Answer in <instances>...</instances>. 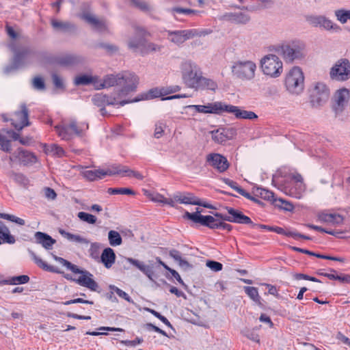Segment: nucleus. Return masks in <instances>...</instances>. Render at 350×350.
<instances>
[{
  "mask_svg": "<svg viewBox=\"0 0 350 350\" xmlns=\"http://www.w3.org/2000/svg\"><path fill=\"white\" fill-rule=\"evenodd\" d=\"M245 293L256 303H260V296L258 288L254 286H245Z\"/></svg>",
  "mask_w": 350,
  "mask_h": 350,
  "instance_id": "obj_46",
  "label": "nucleus"
},
{
  "mask_svg": "<svg viewBox=\"0 0 350 350\" xmlns=\"http://www.w3.org/2000/svg\"><path fill=\"white\" fill-rule=\"evenodd\" d=\"M75 273H79L80 276L78 279L75 280V281L79 284L80 286H85L91 291H96L98 285V284L93 280V275L89 271L83 269H81L78 267V271H73Z\"/></svg>",
  "mask_w": 350,
  "mask_h": 350,
  "instance_id": "obj_19",
  "label": "nucleus"
},
{
  "mask_svg": "<svg viewBox=\"0 0 350 350\" xmlns=\"http://www.w3.org/2000/svg\"><path fill=\"white\" fill-rule=\"evenodd\" d=\"M92 76H89V75H79L75 78V83L77 85H88V84L91 83V81L92 80Z\"/></svg>",
  "mask_w": 350,
  "mask_h": 350,
  "instance_id": "obj_54",
  "label": "nucleus"
},
{
  "mask_svg": "<svg viewBox=\"0 0 350 350\" xmlns=\"http://www.w3.org/2000/svg\"><path fill=\"white\" fill-rule=\"evenodd\" d=\"M79 62V58L77 56L72 55H61L55 57L52 63L60 66H69L76 64Z\"/></svg>",
  "mask_w": 350,
  "mask_h": 350,
  "instance_id": "obj_26",
  "label": "nucleus"
},
{
  "mask_svg": "<svg viewBox=\"0 0 350 350\" xmlns=\"http://www.w3.org/2000/svg\"><path fill=\"white\" fill-rule=\"evenodd\" d=\"M206 265L212 271L215 272L221 271L223 268V265L221 263L214 260H207L206 262Z\"/></svg>",
  "mask_w": 350,
  "mask_h": 350,
  "instance_id": "obj_60",
  "label": "nucleus"
},
{
  "mask_svg": "<svg viewBox=\"0 0 350 350\" xmlns=\"http://www.w3.org/2000/svg\"><path fill=\"white\" fill-rule=\"evenodd\" d=\"M182 79L185 85L194 89L202 75L199 66L191 60L182 62L180 66Z\"/></svg>",
  "mask_w": 350,
  "mask_h": 350,
  "instance_id": "obj_3",
  "label": "nucleus"
},
{
  "mask_svg": "<svg viewBox=\"0 0 350 350\" xmlns=\"http://www.w3.org/2000/svg\"><path fill=\"white\" fill-rule=\"evenodd\" d=\"M52 27L57 30L68 31L75 29V26L69 22L58 21L57 20L51 21Z\"/></svg>",
  "mask_w": 350,
  "mask_h": 350,
  "instance_id": "obj_42",
  "label": "nucleus"
},
{
  "mask_svg": "<svg viewBox=\"0 0 350 350\" xmlns=\"http://www.w3.org/2000/svg\"><path fill=\"white\" fill-rule=\"evenodd\" d=\"M30 254L35 263L39 267L42 268L43 270L53 273H61V271L57 268L53 266L49 265L46 262H44L40 258L37 256L34 252H31Z\"/></svg>",
  "mask_w": 350,
  "mask_h": 350,
  "instance_id": "obj_38",
  "label": "nucleus"
},
{
  "mask_svg": "<svg viewBox=\"0 0 350 350\" xmlns=\"http://www.w3.org/2000/svg\"><path fill=\"white\" fill-rule=\"evenodd\" d=\"M34 237L36 243L41 244L46 250L52 249L53 244L56 242L51 236L42 232H36Z\"/></svg>",
  "mask_w": 350,
  "mask_h": 350,
  "instance_id": "obj_30",
  "label": "nucleus"
},
{
  "mask_svg": "<svg viewBox=\"0 0 350 350\" xmlns=\"http://www.w3.org/2000/svg\"><path fill=\"white\" fill-rule=\"evenodd\" d=\"M92 100L94 105L101 107L100 112L103 116H105L107 113V111L104 108L105 105H113L111 96L106 94H96L92 97Z\"/></svg>",
  "mask_w": 350,
  "mask_h": 350,
  "instance_id": "obj_25",
  "label": "nucleus"
},
{
  "mask_svg": "<svg viewBox=\"0 0 350 350\" xmlns=\"http://www.w3.org/2000/svg\"><path fill=\"white\" fill-rule=\"evenodd\" d=\"M77 216L80 220L85 221L90 224H94L96 222V217L94 215L90 213H87L85 212H79L77 214Z\"/></svg>",
  "mask_w": 350,
  "mask_h": 350,
  "instance_id": "obj_50",
  "label": "nucleus"
},
{
  "mask_svg": "<svg viewBox=\"0 0 350 350\" xmlns=\"http://www.w3.org/2000/svg\"><path fill=\"white\" fill-rule=\"evenodd\" d=\"M212 139L217 144H224L232 139L237 135V130L234 127H219L210 132Z\"/></svg>",
  "mask_w": 350,
  "mask_h": 350,
  "instance_id": "obj_12",
  "label": "nucleus"
},
{
  "mask_svg": "<svg viewBox=\"0 0 350 350\" xmlns=\"http://www.w3.org/2000/svg\"><path fill=\"white\" fill-rule=\"evenodd\" d=\"M114 173L111 171H107V170L96 169L85 171L83 176L88 180L94 181L98 179H102L106 176H112Z\"/></svg>",
  "mask_w": 350,
  "mask_h": 350,
  "instance_id": "obj_28",
  "label": "nucleus"
},
{
  "mask_svg": "<svg viewBox=\"0 0 350 350\" xmlns=\"http://www.w3.org/2000/svg\"><path fill=\"white\" fill-rule=\"evenodd\" d=\"M256 64L252 60H238L231 66V72L236 78L242 81H250L255 77Z\"/></svg>",
  "mask_w": 350,
  "mask_h": 350,
  "instance_id": "obj_4",
  "label": "nucleus"
},
{
  "mask_svg": "<svg viewBox=\"0 0 350 350\" xmlns=\"http://www.w3.org/2000/svg\"><path fill=\"white\" fill-rule=\"evenodd\" d=\"M34 56V52L27 47H23L18 51H14V56L12 65L5 68V72L9 73L12 70H16L25 64H29Z\"/></svg>",
  "mask_w": 350,
  "mask_h": 350,
  "instance_id": "obj_10",
  "label": "nucleus"
},
{
  "mask_svg": "<svg viewBox=\"0 0 350 350\" xmlns=\"http://www.w3.org/2000/svg\"><path fill=\"white\" fill-rule=\"evenodd\" d=\"M322 18V16H309L306 18V20L310 25L314 27H321Z\"/></svg>",
  "mask_w": 350,
  "mask_h": 350,
  "instance_id": "obj_62",
  "label": "nucleus"
},
{
  "mask_svg": "<svg viewBox=\"0 0 350 350\" xmlns=\"http://www.w3.org/2000/svg\"><path fill=\"white\" fill-rule=\"evenodd\" d=\"M185 109H193L194 112L198 113L219 114L224 111L225 105L221 102H215L205 105H187L185 107Z\"/></svg>",
  "mask_w": 350,
  "mask_h": 350,
  "instance_id": "obj_14",
  "label": "nucleus"
},
{
  "mask_svg": "<svg viewBox=\"0 0 350 350\" xmlns=\"http://www.w3.org/2000/svg\"><path fill=\"white\" fill-rule=\"evenodd\" d=\"M170 12L172 13L176 12V13L185 14H196L198 13H200V12L198 10L188 9V8H178V7L172 8L170 10Z\"/></svg>",
  "mask_w": 350,
  "mask_h": 350,
  "instance_id": "obj_58",
  "label": "nucleus"
},
{
  "mask_svg": "<svg viewBox=\"0 0 350 350\" xmlns=\"http://www.w3.org/2000/svg\"><path fill=\"white\" fill-rule=\"evenodd\" d=\"M193 221L196 224H200L202 226L208 227L211 229L219 228L221 225V219L217 217L215 218L211 215H206L205 217H198L196 215H191Z\"/></svg>",
  "mask_w": 350,
  "mask_h": 350,
  "instance_id": "obj_21",
  "label": "nucleus"
},
{
  "mask_svg": "<svg viewBox=\"0 0 350 350\" xmlns=\"http://www.w3.org/2000/svg\"><path fill=\"white\" fill-rule=\"evenodd\" d=\"M52 80H53V85H55V87L56 88H59V89L64 88L63 79H62V77L60 76H59L58 75H57L55 73H53L52 75Z\"/></svg>",
  "mask_w": 350,
  "mask_h": 350,
  "instance_id": "obj_63",
  "label": "nucleus"
},
{
  "mask_svg": "<svg viewBox=\"0 0 350 350\" xmlns=\"http://www.w3.org/2000/svg\"><path fill=\"white\" fill-rule=\"evenodd\" d=\"M169 255L170 257H172L176 262H177L178 263V265L180 267H183V268H185V269H187V268H189L190 267V264L188 262L187 260H186L185 259H184L183 257H182V254L176 250H171L170 252H169Z\"/></svg>",
  "mask_w": 350,
  "mask_h": 350,
  "instance_id": "obj_40",
  "label": "nucleus"
},
{
  "mask_svg": "<svg viewBox=\"0 0 350 350\" xmlns=\"http://www.w3.org/2000/svg\"><path fill=\"white\" fill-rule=\"evenodd\" d=\"M92 79L91 83L94 85L95 89L101 90L105 88L103 79H101L98 76H92Z\"/></svg>",
  "mask_w": 350,
  "mask_h": 350,
  "instance_id": "obj_64",
  "label": "nucleus"
},
{
  "mask_svg": "<svg viewBox=\"0 0 350 350\" xmlns=\"http://www.w3.org/2000/svg\"><path fill=\"white\" fill-rule=\"evenodd\" d=\"M330 78L336 81H345L350 78V62L347 59H340L332 67Z\"/></svg>",
  "mask_w": 350,
  "mask_h": 350,
  "instance_id": "obj_9",
  "label": "nucleus"
},
{
  "mask_svg": "<svg viewBox=\"0 0 350 350\" xmlns=\"http://www.w3.org/2000/svg\"><path fill=\"white\" fill-rule=\"evenodd\" d=\"M256 193L260 198L267 200H271L274 197L273 192L262 188H257Z\"/></svg>",
  "mask_w": 350,
  "mask_h": 350,
  "instance_id": "obj_55",
  "label": "nucleus"
},
{
  "mask_svg": "<svg viewBox=\"0 0 350 350\" xmlns=\"http://www.w3.org/2000/svg\"><path fill=\"white\" fill-rule=\"evenodd\" d=\"M260 68L264 75L273 78L278 77L283 71V64L276 55L268 54L261 58Z\"/></svg>",
  "mask_w": 350,
  "mask_h": 350,
  "instance_id": "obj_7",
  "label": "nucleus"
},
{
  "mask_svg": "<svg viewBox=\"0 0 350 350\" xmlns=\"http://www.w3.org/2000/svg\"><path fill=\"white\" fill-rule=\"evenodd\" d=\"M78 16L90 25L94 29L99 32L107 30V25L103 19L97 18L92 13L88 11H83L78 14Z\"/></svg>",
  "mask_w": 350,
  "mask_h": 350,
  "instance_id": "obj_16",
  "label": "nucleus"
},
{
  "mask_svg": "<svg viewBox=\"0 0 350 350\" xmlns=\"http://www.w3.org/2000/svg\"><path fill=\"white\" fill-rule=\"evenodd\" d=\"M206 34H207L206 31H198L196 29L176 31L169 30L167 31V38L169 41L179 46L189 39L205 36Z\"/></svg>",
  "mask_w": 350,
  "mask_h": 350,
  "instance_id": "obj_8",
  "label": "nucleus"
},
{
  "mask_svg": "<svg viewBox=\"0 0 350 350\" xmlns=\"http://www.w3.org/2000/svg\"><path fill=\"white\" fill-rule=\"evenodd\" d=\"M165 95L164 94V88L159 89V88H152L150 89L148 92L146 93H143L139 96L135 97L134 98L135 101H140L143 100H149L154 98H157L161 96Z\"/></svg>",
  "mask_w": 350,
  "mask_h": 350,
  "instance_id": "obj_34",
  "label": "nucleus"
},
{
  "mask_svg": "<svg viewBox=\"0 0 350 350\" xmlns=\"http://www.w3.org/2000/svg\"><path fill=\"white\" fill-rule=\"evenodd\" d=\"M318 219L322 222L334 226H339L342 225L344 221L343 216L338 213H321L318 215Z\"/></svg>",
  "mask_w": 350,
  "mask_h": 350,
  "instance_id": "obj_23",
  "label": "nucleus"
},
{
  "mask_svg": "<svg viewBox=\"0 0 350 350\" xmlns=\"http://www.w3.org/2000/svg\"><path fill=\"white\" fill-rule=\"evenodd\" d=\"M281 55L286 63L303 59L306 56V46L303 42L294 40L280 46Z\"/></svg>",
  "mask_w": 350,
  "mask_h": 350,
  "instance_id": "obj_1",
  "label": "nucleus"
},
{
  "mask_svg": "<svg viewBox=\"0 0 350 350\" xmlns=\"http://www.w3.org/2000/svg\"><path fill=\"white\" fill-rule=\"evenodd\" d=\"M29 280V276L26 275H22L19 276H14L11 278L3 280L1 282L3 284H25Z\"/></svg>",
  "mask_w": 350,
  "mask_h": 350,
  "instance_id": "obj_43",
  "label": "nucleus"
},
{
  "mask_svg": "<svg viewBox=\"0 0 350 350\" xmlns=\"http://www.w3.org/2000/svg\"><path fill=\"white\" fill-rule=\"evenodd\" d=\"M165 127V124L163 122H158L155 124L154 136L159 139L160 138L164 132V128Z\"/></svg>",
  "mask_w": 350,
  "mask_h": 350,
  "instance_id": "obj_61",
  "label": "nucleus"
},
{
  "mask_svg": "<svg viewBox=\"0 0 350 350\" xmlns=\"http://www.w3.org/2000/svg\"><path fill=\"white\" fill-rule=\"evenodd\" d=\"M10 120L12 121V124L18 131H21L24 127L30 125L29 110L25 103H22L20 105V110L14 112V118H12Z\"/></svg>",
  "mask_w": 350,
  "mask_h": 350,
  "instance_id": "obj_13",
  "label": "nucleus"
},
{
  "mask_svg": "<svg viewBox=\"0 0 350 350\" xmlns=\"http://www.w3.org/2000/svg\"><path fill=\"white\" fill-rule=\"evenodd\" d=\"M14 155L25 165L34 163L37 161L36 156L33 153L23 148H18Z\"/></svg>",
  "mask_w": 350,
  "mask_h": 350,
  "instance_id": "obj_27",
  "label": "nucleus"
},
{
  "mask_svg": "<svg viewBox=\"0 0 350 350\" xmlns=\"http://www.w3.org/2000/svg\"><path fill=\"white\" fill-rule=\"evenodd\" d=\"M243 334L246 336L248 339L254 341L256 342H260V338L258 334L256 332V329H245L242 331Z\"/></svg>",
  "mask_w": 350,
  "mask_h": 350,
  "instance_id": "obj_53",
  "label": "nucleus"
},
{
  "mask_svg": "<svg viewBox=\"0 0 350 350\" xmlns=\"http://www.w3.org/2000/svg\"><path fill=\"white\" fill-rule=\"evenodd\" d=\"M0 149L5 152L10 150V141L0 133Z\"/></svg>",
  "mask_w": 350,
  "mask_h": 350,
  "instance_id": "obj_57",
  "label": "nucleus"
},
{
  "mask_svg": "<svg viewBox=\"0 0 350 350\" xmlns=\"http://www.w3.org/2000/svg\"><path fill=\"white\" fill-rule=\"evenodd\" d=\"M55 130L56 131L58 136L63 140L68 141L73 138V133L71 129H70L68 124L56 125L55 126Z\"/></svg>",
  "mask_w": 350,
  "mask_h": 350,
  "instance_id": "obj_35",
  "label": "nucleus"
},
{
  "mask_svg": "<svg viewBox=\"0 0 350 350\" xmlns=\"http://www.w3.org/2000/svg\"><path fill=\"white\" fill-rule=\"evenodd\" d=\"M78 16L90 25L94 29L99 32L107 30V25L103 19L97 18L92 13L88 11H83L78 14Z\"/></svg>",
  "mask_w": 350,
  "mask_h": 350,
  "instance_id": "obj_17",
  "label": "nucleus"
},
{
  "mask_svg": "<svg viewBox=\"0 0 350 350\" xmlns=\"http://www.w3.org/2000/svg\"><path fill=\"white\" fill-rule=\"evenodd\" d=\"M32 85L36 90H43L45 89L44 81L41 77H34L32 80Z\"/></svg>",
  "mask_w": 350,
  "mask_h": 350,
  "instance_id": "obj_56",
  "label": "nucleus"
},
{
  "mask_svg": "<svg viewBox=\"0 0 350 350\" xmlns=\"http://www.w3.org/2000/svg\"><path fill=\"white\" fill-rule=\"evenodd\" d=\"M44 150L46 154H53L58 157H61L64 154V149L57 144H53L50 145H44Z\"/></svg>",
  "mask_w": 350,
  "mask_h": 350,
  "instance_id": "obj_41",
  "label": "nucleus"
},
{
  "mask_svg": "<svg viewBox=\"0 0 350 350\" xmlns=\"http://www.w3.org/2000/svg\"><path fill=\"white\" fill-rule=\"evenodd\" d=\"M310 103L312 107L319 108L324 105L330 96L329 88L323 82L314 83L309 90Z\"/></svg>",
  "mask_w": 350,
  "mask_h": 350,
  "instance_id": "obj_6",
  "label": "nucleus"
},
{
  "mask_svg": "<svg viewBox=\"0 0 350 350\" xmlns=\"http://www.w3.org/2000/svg\"><path fill=\"white\" fill-rule=\"evenodd\" d=\"M68 124L73 133V136L82 137L89 129V124L88 122H84L78 124L75 120H71Z\"/></svg>",
  "mask_w": 350,
  "mask_h": 350,
  "instance_id": "obj_32",
  "label": "nucleus"
},
{
  "mask_svg": "<svg viewBox=\"0 0 350 350\" xmlns=\"http://www.w3.org/2000/svg\"><path fill=\"white\" fill-rule=\"evenodd\" d=\"M0 218L14 222L20 226H24L25 224L24 219L19 218L14 215H10V214H7V213H0Z\"/></svg>",
  "mask_w": 350,
  "mask_h": 350,
  "instance_id": "obj_51",
  "label": "nucleus"
},
{
  "mask_svg": "<svg viewBox=\"0 0 350 350\" xmlns=\"http://www.w3.org/2000/svg\"><path fill=\"white\" fill-rule=\"evenodd\" d=\"M337 19L342 24L350 20V10H338L335 12Z\"/></svg>",
  "mask_w": 350,
  "mask_h": 350,
  "instance_id": "obj_49",
  "label": "nucleus"
},
{
  "mask_svg": "<svg viewBox=\"0 0 350 350\" xmlns=\"http://www.w3.org/2000/svg\"><path fill=\"white\" fill-rule=\"evenodd\" d=\"M224 111L234 114L235 117L239 119L253 120L258 117L253 111L243 110L239 107L230 105H225Z\"/></svg>",
  "mask_w": 350,
  "mask_h": 350,
  "instance_id": "obj_22",
  "label": "nucleus"
},
{
  "mask_svg": "<svg viewBox=\"0 0 350 350\" xmlns=\"http://www.w3.org/2000/svg\"><path fill=\"white\" fill-rule=\"evenodd\" d=\"M126 260L135 266L139 270H140L144 274H145L150 280H152V276L154 275L153 265H145L143 262L139 260L134 259L132 258H126Z\"/></svg>",
  "mask_w": 350,
  "mask_h": 350,
  "instance_id": "obj_24",
  "label": "nucleus"
},
{
  "mask_svg": "<svg viewBox=\"0 0 350 350\" xmlns=\"http://www.w3.org/2000/svg\"><path fill=\"white\" fill-rule=\"evenodd\" d=\"M59 232L62 237H64L70 241L81 244H88L89 243V241L85 238H83L79 234H71L63 229H59Z\"/></svg>",
  "mask_w": 350,
  "mask_h": 350,
  "instance_id": "obj_39",
  "label": "nucleus"
},
{
  "mask_svg": "<svg viewBox=\"0 0 350 350\" xmlns=\"http://www.w3.org/2000/svg\"><path fill=\"white\" fill-rule=\"evenodd\" d=\"M0 240L2 243L10 244L15 243V239L10 234L9 228L1 221H0Z\"/></svg>",
  "mask_w": 350,
  "mask_h": 350,
  "instance_id": "obj_37",
  "label": "nucleus"
},
{
  "mask_svg": "<svg viewBox=\"0 0 350 350\" xmlns=\"http://www.w3.org/2000/svg\"><path fill=\"white\" fill-rule=\"evenodd\" d=\"M286 90L292 94L298 95L304 89V76L300 68L295 66L291 68L285 78Z\"/></svg>",
  "mask_w": 350,
  "mask_h": 350,
  "instance_id": "obj_5",
  "label": "nucleus"
},
{
  "mask_svg": "<svg viewBox=\"0 0 350 350\" xmlns=\"http://www.w3.org/2000/svg\"><path fill=\"white\" fill-rule=\"evenodd\" d=\"M225 208L228 213L229 215L216 213L214 214L215 217H219L222 220L228 221L229 222L241 224H253L251 219L249 217L243 215L240 211L228 206H226Z\"/></svg>",
  "mask_w": 350,
  "mask_h": 350,
  "instance_id": "obj_11",
  "label": "nucleus"
},
{
  "mask_svg": "<svg viewBox=\"0 0 350 350\" xmlns=\"http://www.w3.org/2000/svg\"><path fill=\"white\" fill-rule=\"evenodd\" d=\"M350 96V92L347 89H341L337 92L336 102L338 105H342Z\"/></svg>",
  "mask_w": 350,
  "mask_h": 350,
  "instance_id": "obj_48",
  "label": "nucleus"
},
{
  "mask_svg": "<svg viewBox=\"0 0 350 350\" xmlns=\"http://www.w3.org/2000/svg\"><path fill=\"white\" fill-rule=\"evenodd\" d=\"M147 35V31L142 27H136L135 36L128 40V46L130 49L137 50L145 44V36Z\"/></svg>",
  "mask_w": 350,
  "mask_h": 350,
  "instance_id": "obj_20",
  "label": "nucleus"
},
{
  "mask_svg": "<svg viewBox=\"0 0 350 350\" xmlns=\"http://www.w3.org/2000/svg\"><path fill=\"white\" fill-rule=\"evenodd\" d=\"M52 256H53V259L55 261L58 262L63 266L66 267L67 268V269L71 271L72 272L78 271V267L77 265L72 264L70 262L68 261L67 260H66L62 257H59L55 254H52Z\"/></svg>",
  "mask_w": 350,
  "mask_h": 350,
  "instance_id": "obj_45",
  "label": "nucleus"
},
{
  "mask_svg": "<svg viewBox=\"0 0 350 350\" xmlns=\"http://www.w3.org/2000/svg\"><path fill=\"white\" fill-rule=\"evenodd\" d=\"M108 193L111 195H135V192L129 188L120 187V188H109L107 190Z\"/></svg>",
  "mask_w": 350,
  "mask_h": 350,
  "instance_id": "obj_47",
  "label": "nucleus"
},
{
  "mask_svg": "<svg viewBox=\"0 0 350 350\" xmlns=\"http://www.w3.org/2000/svg\"><path fill=\"white\" fill-rule=\"evenodd\" d=\"M217 88V84L215 81L211 79H208L204 77L202 75L200 79L198 85L194 88V90H210L215 91Z\"/></svg>",
  "mask_w": 350,
  "mask_h": 350,
  "instance_id": "obj_36",
  "label": "nucleus"
},
{
  "mask_svg": "<svg viewBox=\"0 0 350 350\" xmlns=\"http://www.w3.org/2000/svg\"><path fill=\"white\" fill-rule=\"evenodd\" d=\"M109 288L112 292L116 293L120 297L125 299L128 302H133V300L131 299L130 296L126 292L118 288L117 286L114 285H110Z\"/></svg>",
  "mask_w": 350,
  "mask_h": 350,
  "instance_id": "obj_52",
  "label": "nucleus"
},
{
  "mask_svg": "<svg viewBox=\"0 0 350 350\" xmlns=\"http://www.w3.org/2000/svg\"><path fill=\"white\" fill-rule=\"evenodd\" d=\"M116 257L114 251L111 247H107L103 251L100 259L104 266L109 269L115 263Z\"/></svg>",
  "mask_w": 350,
  "mask_h": 350,
  "instance_id": "obj_33",
  "label": "nucleus"
},
{
  "mask_svg": "<svg viewBox=\"0 0 350 350\" xmlns=\"http://www.w3.org/2000/svg\"><path fill=\"white\" fill-rule=\"evenodd\" d=\"M108 239L109 244L113 247L120 245L122 243L120 233L116 230H110L109 232Z\"/></svg>",
  "mask_w": 350,
  "mask_h": 350,
  "instance_id": "obj_44",
  "label": "nucleus"
},
{
  "mask_svg": "<svg viewBox=\"0 0 350 350\" xmlns=\"http://www.w3.org/2000/svg\"><path fill=\"white\" fill-rule=\"evenodd\" d=\"M174 199L176 202L185 204H200V199L194 196L191 193H177L174 195Z\"/></svg>",
  "mask_w": 350,
  "mask_h": 350,
  "instance_id": "obj_31",
  "label": "nucleus"
},
{
  "mask_svg": "<svg viewBox=\"0 0 350 350\" xmlns=\"http://www.w3.org/2000/svg\"><path fill=\"white\" fill-rule=\"evenodd\" d=\"M223 20L230 21L237 24H245L250 20V17L244 13H227L221 16Z\"/></svg>",
  "mask_w": 350,
  "mask_h": 350,
  "instance_id": "obj_29",
  "label": "nucleus"
},
{
  "mask_svg": "<svg viewBox=\"0 0 350 350\" xmlns=\"http://www.w3.org/2000/svg\"><path fill=\"white\" fill-rule=\"evenodd\" d=\"M206 162L220 173L226 172L230 166L226 157L219 153L208 154L206 156Z\"/></svg>",
  "mask_w": 350,
  "mask_h": 350,
  "instance_id": "obj_15",
  "label": "nucleus"
},
{
  "mask_svg": "<svg viewBox=\"0 0 350 350\" xmlns=\"http://www.w3.org/2000/svg\"><path fill=\"white\" fill-rule=\"evenodd\" d=\"M139 79L137 75L133 73V77L131 81L124 80V83L121 85L122 88L118 91L113 92L111 96L113 102V105H124L127 103L135 102L133 99L128 98V96L131 92L135 91Z\"/></svg>",
  "mask_w": 350,
  "mask_h": 350,
  "instance_id": "obj_2",
  "label": "nucleus"
},
{
  "mask_svg": "<svg viewBox=\"0 0 350 350\" xmlns=\"http://www.w3.org/2000/svg\"><path fill=\"white\" fill-rule=\"evenodd\" d=\"M133 77V73L129 72H123L116 75H107L104 77V86L105 88H110L114 85H122L124 80L131 81Z\"/></svg>",
  "mask_w": 350,
  "mask_h": 350,
  "instance_id": "obj_18",
  "label": "nucleus"
},
{
  "mask_svg": "<svg viewBox=\"0 0 350 350\" xmlns=\"http://www.w3.org/2000/svg\"><path fill=\"white\" fill-rule=\"evenodd\" d=\"M131 3H132V5H133L134 6H135L136 8H139L142 11H148L150 10V6L145 1L141 0H131Z\"/></svg>",
  "mask_w": 350,
  "mask_h": 350,
  "instance_id": "obj_59",
  "label": "nucleus"
}]
</instances>
